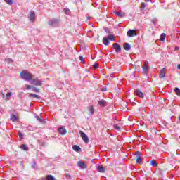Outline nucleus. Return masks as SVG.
I'll use <instances>...</instances> for the list:
<instances>
[{
  "label": "nucleus",
  "instance_id": "f257e3e1",
  "mask_svg": "<svg viewBox=\"0 0 180 180\" xmlns=\"http://www.w3.org/2000/svg\"><path fill=\"white\" fill-rule=\"evenodd\" d=\"M20 78L25 81H32L33 79V75L30 74V72L27 70H23L20 74Z\"/></svg>",
  "mask_w": 180,
  "mask_h": 180
},
{
  "label": "nucleus",
  "instance_id": "f03ea898",
  "mask_svg": "<svg viewBox=\"0 0 180 180\" xmlns=\"http://www.w3.org/2000/svg\"><path fill=\"white\" fill-rule=\"evenodd\" d=\"M58 23L59 21L57 19H51L48 22V24L49 25V26H51V27H57V26H58Z\"/></svg>",
  "mask_w": 180,
  "mask_h": 180
},
{
  "label": "nucleus",
  "instance_id": "7ed1b4c3",
  "mask_svg": "<svg viewBox=\"0 0 180 180\" xmlns=\"http://www.w3.org/2000/svg\"><path fill=\"white\" fill-rule=\"evenodd\" d=\"M80 137H82L83 141L86 143V144H88L89 143V138H88V135L86 134L84 131H80Z\"/></svg>",
  "mask_w": 180,
  "mask_h": 180
},
{
  "label": "nucleus",
  "instance_id": "20e7f679",
  "mask_svg": "<svg viewBox=\"0 0 180 180\" xmlns=\"http://www.w3.org/2000/svg\"><path fill=\"white\" fill-rule=\"evenodd\" d=\"M31 84L32 85H34V86H41L42 85V83H41V81H40V79H32L31 80Z\"/></svg>",
  "mask_w": 180,
  "mask_h": 180
},
{
  "label": "nucleus",
  "instance_id": "39448f33",
  "mask_svg": "<svg viewBox=\"0 0 180 180\" xmlns=\"http://www.w3.org/2000/svg\"><path fill=\"white\" fill-rule=\"evenodd\" d=\"M128 37H134V36H137V30H129L127 33Z\"/></svg>",
  "mask_w": 180,
  "mask_h": 180
},
{
  "label": "nucleus",
  "instance_id": "423d86ee",
  "mask_svg": "<svg viewBox=\"0 0 180 180\" xmlns=\"http://www.w3.org/2000/svg\"><path fill=\"white\" fill-rule=\"evenodd\" d=\"M134 155L136 158V164H141L143 160L141 159V155H140V152L136 151Z\"/></svg>",
  "mask_w": 180,
  "mask_h": 180
},
{
  "label": "nucleus",
  "instance_id": "0eeeda50",
  "mask_svg": "<svg viewBox=\"0 0 180 180\" xmlns=\"http://www.w3.org/2000/svg\"><path fill=\"white\" fill-rule=\"evenodd\" d=\"M112 47L116 53H120L122 51V47L117 43H114Z\"/></svg>",
  "mask_w": 180,
  "mask_h": 180
},
{
  "label": "nucleus",
  "instance_id": "6e6552de",
  "mask_svg": "<svg viewBox=\"0 0 180 180\" xmlns=\"http://www.w3.org/2000/svg\"><path fill=\"white\" fill-rule=\"evenodd\" d=\"M77 167H79V168H81V169H85V168H86V164H85V162L84 161H78Z\"/></svg>",
  "mask_w": 180,
  "mask_h": 180
},
{
  "label": "nucleus",
  "instance_id": "1a4fd4ad",
  "mask_svg": "<svg viewBox=\"0 0 180 180\" xmlns=\"http://www.w3.org/2000/svg\"><path fill=\"white\" fill-rule=\"evenodd\" d=\"M147 71H148V61H145L143 66V74H147Z\"/></svg>",
  "mask_w": 180,
  "mask_h": 180
},
{
  "label": "nucleus",
  "instance_id": "9d476101",
  "mask_svg": "<svg viewBox=\"0 0 180 180\" xmlns=\"http://www.w3.org/2000/svg\"><path fill=\"white\" fill-rule=\"evenodd\" d=\"M58 133H60V134H62L63 136H64L65 134H67V129H65V128L63 127L58 128Z\"/></svg>",
  "mask_w": 180,
  "mask_h": 180
},
{
  "label": "nucleus",
  "instance_id": "9b49d317",
  "mask_svg": "<svg viewBox=\"0 0 180 180\" xmlns=\"http://www.w3.org/2000/svg\"><path fill=\"white\" fill-rule=\"evenodd\" d=\"M18 117H18V114H12L11 115L10 120H11V122H16V120H18Z\"/></svg>",
  "mask_w": 180,
  "mask_h": 180
},
{
  "label": "nucleus",
  "instance_id": "f8f14e48",
  "mask_svg": "<svg viewBox=\"0 0 180 180\" xmlns=\"http://www.w3.org/2000/svg\"><path fill=\"white\" fill-rule=\"evenodd\" d=\"M160 78H164L165 77V68H162L159 72Z\"/></svg>",
  "mask_w": 180,
  "mask_h": 180
},
{
  "label": "nucleus",
  "instance_id": "ddd939ff",
  "mask_svg": "<svg viewBox=\"0 0 180 180\" xmlns=\"http://www.w3.org/2000/svg\"><path fill=\"white\" fill-rule=\"evenodd\" d=\"M34 18H36V14L34 13V11H32L30 13V20L31 22L34 20Z\"/></svg>",
  "mask_w": 180,
  "mask_h": 180
},
{
  "label": "nucleus",
  "instance_id": "4468645a",
  "mask_svg": "<svg viewBox=\"0 0 180 180\" xmlns=\"http://www.w3.org/2000/svg\"><path fill=\"white\" fill-rule=\"evenodd\" d=\"M135 94L136 95V96H139V98H144V94L140 90L136 91Z\"/></svg>",
  "mask_w": 180,
  "mask_h": 180
},
{
  "label": "nucleus",
  "instance_id": "2eb2a0df",
  "mask_svg": "<svg viewBox=\"0 0 180 180\" xmlns=\"http://www.w3.org/2000/svg\"><path fill=\"white\" fill-rule=\"evenodd\" d=\"M115 15H116V16H117L118 18H123V16H124L126 15V13L124 12H114Z\"/></svg>",
  "mask_w": 180,
  "mask_h": 180
},
{
  "label": "nucleus",
  "instance_id": "dca6fc26",
  "mask_svg": "<svg viewBox=\"0 0 180 180\" xmlns=\"http://www.w3.org/2000/svg\"><path fill=\"white\" fill-rule=\"evenodd\" d=\"M124 49L126 50V51H129V50L131 49V46H130V44L126 42L124 44Z\"/></svg>",
  "mask_w": 180,
  "mask_h": 180
},
{
  "label": "nucleus",
  "instance_id": "f3484780",
  "mask_svg": "<svg viewBox=\"0 0 180 180\" xmlns=\"http://www.w3.org/2000/svg\"><path fill=\"white\" fill-rule=\"evenodd\" d=\"M28 95H29V98H34L36 99H39L40 98V96L37 94H32V93L28 94Z\"/></svg>",
  "mask_w": 180,
  "mask_h": 180
},
{
  "label": "nucleus",
  "instance_id": "a211bd4d",
  "mask_svg": "<svg viewBox=\"0 0 180 180\" xmlns=\"http://www.w3.org/2000/svg\"><path fill=\"white\" fill-rule=\"evenodd\" d=\"M98 105H100V106H103L105 107L106 106V101L101 99L98 101Z\"/></svg>",
  "mask_w": 180,
  "mask_h": 180
},
{
  "label": "nucleus",
  "instance_id": "6ab92c4d",
  "mask_svg": "<svg viewBox=\"0 0 180 180\" xmlns=\"http://www.w3.org/2000/svg\"><path fill=\"white\" fill-rule=\"evenodd\" d=\"M87 109H88V110H89V115H94V106H92V105H89V106L87 107Z\"/></svg>",
  "mask_w": 180,
  "mask_h": 180
},
{
  "label": "nucleus",
  "instance_id": "aec40b11",
  "mask_svg": "<svg viewBox=\"0 0 180 180\" xmlns=\"http://www.w3.org/2000/svg\"><path fill=\"white\" fill-rule=\"evenodd\" d=\"M97 170L98 171V172H105V167H103V166H98L97 167Z\"/></svg>",
  "mask_w": 180,
  "mask_h": 180
},
{
  "label": "nucleus",
  "instance_id": "412c9836",
  "mask_svg": "<svg viewBox=\"0 0 180 180\" xmlns=\"http://www.w3.org/2000/svg\"><path fill=\"white\" fill-rule=\"evenodd\" d=\"M150 165H152V167H158V163H157V161L153 160L150 161Z\"/></svg>",
  "mask_w": 180,
  "mask_h": 180
},
{
  "label": "nucleus",
  "instance_id": "4be33fe9",
  "mask_svg": "<svg viewBox=\"0 0 180 180\" xmlns=\"http://www.w3.org/2000/svg\"><path fill=\"white\" fill-rule=\"evenodd\" d=\"M165 37H166L165 33H162L160 35V41H165Z\"/></svg>",
  "mask_w": 180,
  "mask_h": 180
},
{
  "label": "nucleus",
  "instance_id": "5701e85b",
  "mask_svg": "<svg viewBox=\"0 0 180 180\" xmlns=\"http://www.w3.org/2000/svg\"><path fill=\"white\" fill-rule=\"evenodd\" d=\"M20 148L21 150H24V151H27L29 150V148L25 144L21 145Z\"/></svg>",
  "mask_w": 180,
  "mask_h": 180
},
{
  "label": "nucleus",
  "instance_id": "b1692460",
  "mask_svg": "<svg viewBox=\"0 0 180 180\" xmlns=\"http://www.w3.org/2000/svg\"><path fill=\"white\" fill-rule=\"evenodd\" d=\"M37 120H38V122H40V123H46V121H44L43 119L39 117V116L36 115L35 116Z\"/></svg>",
  "mask_w": 180,
  "mask_h": 180
},
{
  "label": "nucleus",
  "instance_id": "393cba45",
  "mask_svg": "<svg viewBox=\"0 0 180 180\" xmlns=\"http://www.w3.org/2000/svg\"><path fill=\"white\" fill-rule=\"evenodd\" d=\"M72 148L74 151H79V150H81V148L77 145L73 146Z\"/></svg>",
  "mask_w": 180,
  "mask_h": 180
},
{
  "label": "nucleus",
  "instance_id": "a878e982",
  "mask_svg": "<svg viewBox=\"0 0 180 180\" xmlns=\"http://www.w3.org/2000/svg\"><path fill=\"white\" fill-rule=\"evenodd\" d=\"M104 40V46H108L109 45V39L106 37L103 39Z\"/></svg>",
  "mask_w": 180,
  "mask_h": 180
},
{
  "label": "nucleus",
  "instance_id": "bb28decb",
  "mask_svg": "<svg viewBox=\"0 0 180 180\" xmlns=\"http://www.w3.org/2000/svg\"><path fill=\"white\" fill-rule=\"evenodd\" d=\"M108 40H111V41H115V36H113V34L108 35Z\"/></svg>",
  "mask_w": 180,
  "mask_h": 180
},
{
  "label": "nucleus",
  "instance_id": "cd10ccee",
  "mask_svg": "<svg viewBox=\"0 0 180 180\" xmlns=\"http://www.w3.org/2000/svg\"><path fill=\"white\" fill-rule=\"evenodd\" d=\"M63 12H65L66 15H70V13H71V11L68 8H64Z\"/></svg>",
  "mask_w": 180,
  "mask_h": 180
},
{
  "label": "nucleus",
  "instance_id": "c85d7f7f",
  "mask_svg": "<svg viewBox=\"0 0 180 180\" xmlns=\"http://www.w3.org/2000/svg\"><path fill=\"white\" fill-rule=\"evenodd\" d=\"M47 180H56V179L52 175H48L46 176Z\"/></svg>",
  "mask_w": 180,
  "mask_h": 180
},
{
  "label": "nucleus",
  "instance_id": "c756f323",
  "mask_svg": "<svg viewBox=\"0 0 180 180\" xmlns=\"http://www.w3.org/2000/svg\"><path fill=\"white\" fill-rule=\"evenodd\" d=\"M6 4H8V5H12L13 4V0H4Z\"/></svg>",
  "mask_w": 180,
  "mask_h": 180
},
{
  "label": "nucleus",
  "instance_id": "7c9ffc66",
  "mask_svg": "<svg viewBox=\"0 0 180 180\" xmlns=\"http://www.w3.org/2000/svg\"><path fill=\"white\" fill-rule=\"evenodd\" d=\"M79 59L80 60V61L83 63V64H85V60L84 59V57L83 56H79Z\"/></svg>",
  "mask_w": 180,
  "mask_h": 180
},
{
  "label": "nucleus",
  "instance_id": "2f4dec72",
  "mask_svg": "<svg viewBox=\"0 0 180 180\" xmlns=\"http://www.w3.org/2000/svg\"><path fill=\"white\" fill-rule=\"evenodd\" d=\"M175 92L176 94V95H180V89L178 87L175 88Z\"/></svg>",
  "mask_w": 180,
  "mask_h": 180
},
{
  "label": "nucleus",
  "instance_id": "473e14b6",
  "mask_svg": "<svg viewBox=\"0 0 180 180\" xmlns=\"http://www.w3.org/2000/svg\"><path fill=\"white\" fill-rule=\"evenodd\" d=\"M114 128L115 129V130L120 131V127H119V125L117 124L114 125Z\"/></svg>",
  "mask_w": 180,
  "mask_h": 180
},
{
  "label": "nucleus",
  "instance_id": "72a5a7b5",
  "mask_svg": "<svg viewBox=\"0 0 180 180\" xmlns=\"http://www.w3.org/2000/svg\"><path fill=\"white\" fill-rule=\"evenodd\" d=\"M144 8H146V3L142 2L141 4V9H144Z\"/></svg>",
  "mask_w": 180,
  "mask_h": 180
},
{
  "label": "nucleus",
  "instance_id": "f704fd0d",
  "mask_svg": "<svg viewBox=\"0 0 180 180\" xmlns=\"http://www.w3.org/2000/svg\"><path fill=\"white\" fill-rule=\"evenodd\" d=\"M5 61H6V63H12V59L11 58H6L5 59Z\"/></svg>",
  "mask_w": 180,
  "mask_h": 180
},
{
  "label": "nucleus",
  "instance_id": "c9c22d12",
  "mask_svg": "<svg viewBox=\"0 0 180 180\" xmlns=\"http://www.w3.org/2000/svg\"><path fill=\"white\" fill-rule=\"evenodd\" d=\"M99 68V64L98 63H95L94 65H93V68L94 70H96V68Z\"/></svg>",
  "mask_w": 180,
  "mask_h": 180
},
{
  "label": "nucleus",
  "instance_id": "e433bc0d",
  "mask_svg": "<svg viewBox=\"0 0 180 180\" xmlns=\"http://www.w3.org/2000/svg\"><path fill=\"white\" fill-rule=\"evenodd\" d=\"M65 178H68V179H71V175H70V174H68V173H66L65 174Z\"/></svg>",
  "mask_w": 180,
  "mask_h": 180
},
{
  "label": "nucleus",
  "instance_id": "4c0bfd02",
  "mask_svg": "<svg viewBox=\"0 0 180 180\" xmlns=\"http://www.w3.org/2000/svg\"><path fill=\"white\" fill-rule=\"evenodd\" d=\"M33 91H34V92H36L37 94H39V92H40V89H39L37 88H33Z\"/></svg>",
  "mask_w": 180,
  "mask_h": 180
},
{
  "label": "nucleus",
  "instance_id": "58836bf2",
  "mask_svg": "<svg viewBox=\"0 0 180 180\" xmlns=\"http://www.w3.org/2000/svg\"><path fill=\"white\" fill-rule=\"evenodd\" d=\"M26 89H32V88H33L32 86L29 85V84H26Z\"/></svg>",
  "mask_w": 180,
  "mask_h": 180
},
{
  "label": "nucleus",
  "instance_id": "ea45409f",
  "mask_svg": "<svg viewBox=\"0 0 180 180\" xmlns=\"http://www.w3.org/2000/svg\"><path fill=\"white\" fill-rule=\"evenodd\" d=\"M11 96H12V93L8 92L6 94V98H11Z\"/></svg>",
  "mask_w": 180,
  "mask_h": 180
},
{
  "label": "nucleus",
  "instance_id": "a19ab883",
  "mask_svg": "<svg viewBox=\"0 0 180 180\" xmlns=\"http://www.w3.org/2000/svg\"><path fill=\"white\" fill-rule=\"evenodd\" d=\"M18 136H19L20 139H23V134L22 133L19 132Z\"/></svg>",
  "mask_w": 180,
  "mask_h": 180
},
{
  "label": "nucleus",
  "instance_id": "79ce46f5",
  "mask_svg": "<svg viewBox=\"0 0 180 180\" xmlns=\"http://www.w3.org/2000/svg\"><path fill=\"white\" fill-rule=\"evenodd\" d=\"M1 98L5 99V94H4V92H1Z\"/></svg>",
  "mask_w": 180,
  "mask_h": 180
},
{
  "label": "nucleus",
  "instance_id": "37998d69",
  "mask_svg": "<svg viewBox=\"0 0 180 180\" xmlns=\"http://www.w3.org/2000/svg\"><path fill=\"white\" fill-rule=\"evenodd\" d=\"M102 92H105V91H107L106 88H103L101 89Z\"/></svg>",
  "mask_w": 180,
  "mask_h": 180
},
{
  "label": "nucleus",
  "instance_id": "c03bdc74",
  "mask_svg": "<svg viewBox=\"0 0 180 180\" xmlns=\"http://www.w3.org/2000/svg\"><path fill=\"white\" fill-rule=\"evenodd\" d=\"M18 98H22V94H18Z\"/></svg>",
  "mask_w": 180,
  "mask_h": 180
},
{
  "label": "nucleus",
  "instance_id": "a18cd8bd",
  "mask_svg": "<svg viewBox=\"0 0 180 180\" xmlns=\"http://www.w3.org/2000/svg\"><path fill=\"white\" fill-rule=\"evenodd\" d=\"M179 47H178V46H176V48H175V51H176V50H179Z\"/></svg>",
  "mask_w": 180,
  "mask_h": 180
},
{
  "label": "nucleus",
  "instance_id": "49530a36",
  "mask_svg": "<svg viewBox=\"0 0 180 180\" xmlns=\"http://www.w3.org/2000/svg\"><path fill=\"white\" fill-rule=\"evenodd\" d=\"M177 68H178V70H180V64H179V65H177Z\"/></svg>",
  "mask_w": 180,
  "mask_h": 180
},
{
  "label": "nucleus",
  "instance_id": "de8ad7c7",
  "mask_svg": "<svg viewBox=\"0 0 180 180\" xmlns=\"http://www.w3.org/2000/svg\"><path fill=\"white\" fill-rule=\"evenodd\" d=\"M34 165H36V163L34 162L33 165L32 166V168H34Z\"/></svg>",
  "mask_w": 180,
  "mask_h": 180
},
{
  "label": "nucleus",
  "instance_id": "09e8293b",
  "mask_svg": "<svg viewBox=\"0 0 180 180\" xmlns=\"http://www.w3.org/2000/svg\"><path fill=\"white\" fill-rule=\"evenodd\" d=\"M179 123H180V115H179Z\"/></svg>",
  "mask_w": 180,
  "mask_h": 180
},
{
  "label": "nucleus",
  "instance_id": "8fccbe9b",
  "mask_svg": "<svg viewBox=\"0 0 180 180\" xmlns=\"http://www.w3.org/2000/svg\"><path fill=\"white\" fill-rule=\"evenodd\" d=\"M147 2H150V0H147Z\"/></svg>",
  "mask_w": 180,
  "mask_h": 180
}]
</instances>
